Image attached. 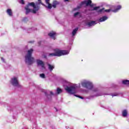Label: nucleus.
Here are the masks:
<instances>
[{"label":"nucleus","instance_id":"7ed1b4c3","mask_svg":"<svg viewBox=\"0 0 129 129\" xmlns=\"http://www.w3.org/2000/svg\"><path fill=\"white\" fill-rule=\"evenodd\" d=\"M64 87L67 92L70 94H74L75 93H77L78 92V91L77 90L78 86H77V85L74 84L70 86V83L66 82L65 84L64 85Z\"/></svg>","mask_w":129,"mask_h":129},{"label":"nucleus","instance_id":"1a4fd4ad","mask_svg":"<svg viewBox=\"0 0 129 129\" xmlns=\"http://www.w3.org/2000/svg\"><path fill=\"white\" fill-rule=\"evenodd\" d=\"M49 57H59V54L58 53V49L54 50V53H50L48 54Z\"/></svg>","mask_w":129,"mask_h":129},{"label":"nucleus","instance_id":"ddd939ff","mask_svg":"<svg viewBox=\"0 0 129 129\" xmlns=\"http://www.w3.org/2000/svg\"><path fill=\"white\" fill-rule=\"evenodd\" d=\"M97 23H96V21H90L88 23L87 25L89 27H93V26H95Z\"/></svg>","mask_w":129,"mask_h":129},{"label":"nucleus","instance_id":"20e7f679","mask_svg":"<svg viewBox=\"0 0 129 129\" xmlns=\"http://www.w3.org/2000/svg\"><path fill=\"white\" fill-rule=\"evenodd\" d=\"M34 50L30 49L27 51V53L25 55V62L28 65H31L35 62V58L32 57V54L33 53Z\"/></svg>","mask_w":129,"mask_h":129},{"label":"nucleus","instance_id":"f257e3e1","mask_svg":"<svg viewBox=\"0 0 129 129\" xmlns=\"http://www.w3.org/2000/svg\"><path fill=\"white\" fill-rule=\"evenodd\" d=\"M46 5L42 3V0H38V3L32 2L29 3L28 5L25 7L26 10V15H28L29 13H33V14H36L39 10H40V7L38 6L39 5H42L45 8H47L49 10L52 9V4H50V0H45Z\"/></svg>","mask_w":129,"mask_h":129},{"label":"nucleus","instance_id":"2eb2a0df","mask_svg":"<svg viewBox=\"0 0 129 129\" xmlns=\"http://www.w3.org/2000/svg\"><path fill=\"white\" fill-rule=\"evenodd\" d=\"M7 13L10 17H13V11H12V9H7Z\"/></svg>","mask_w":129,"mask_h":129},{"label":"nucleus","instance_id":"f03ea898","mask_svg":"<svg viewBox=\"0 0 129 129\" xmlns=\"http://www.w3.org/2000/svg\"><path fill=\"white\" fill-rule=\"evenodd\" d=\"M81 85L83 87L91 90V93H93L94 95L92 96V97H94L95 96H101L103 95V94L101 92L98 90L97 88L94 87L92 82L88 80H83L81 82Z\"/></svg>","mask_w":129,"mask_h":129},{"label":"nucleus","instance_id":"6e6552de","mask_svg":"<svg viewBox=\"0 0 129 129\" xmlns=\"http://www.w3.org/2000/svg\"><path fill=\"white\" fill-rule=\"evenodd\" d=\"M91 0H85L84 1L82 2L81 4V6H83V5H86V6L87 7L88 6H90L91 8L93 7V5H91Z\"/></svg>","mask_w":129,"mask_h":129},{"label":"nucleus","instance_id":"7c9ffc66","mask_svg":"<svg viewBox=\"0 0 129 129\" xmlns=\"http://www.w3.org/2000/svg\"><path fill=\"white\" fill-rule=\"evenodd\" d=\"M46 57H47V56H46V55H44V56H43V58H46Z\"/></svg>","mask_w":129,"mask_h":129},{"label":"nucleus","instance_id":"dca6fc26","mask_svg":"<svg viewBox=\"0 0 129 129\" xmlns=\"http://www.w3.org/2000/svg\"><path fill=\"white\" fill-rule=\"evenodd\" d=\"M48 69H49V70H50V72L53 71V69H54V68H55L54 66L51 65L50 64H48Z\"/></svg>","mask_w":129,"mask_h":129},{"label":"nucleus","instance_id":"2f4dec72","mask_svg":"<svg viewBox=\"0 0 129 129\" xmlns=\"http://www.w3.org/2000/svg\"><path fill=\"white\" fill-rule=\"evenodd\" d=\"M86 92L87 93V91H86Z\"/></svg>","mask_w":129,"mask_h":129},{"label":"nucleus","instance_id":"9b49d317","mask_svg":"<svg viewBox=\"0 0 129 129\" xmlns=\"http://www.w3.org/2000/svg\"><path fill=\"white\" fill-rule=\"evenodd\" d=\"M48 36L51 38V39H53V40L56 39V32L54 31H52L50 33L48 34Z\"/></svg>","mask_w":129,"mask_h":129},{"label":"nucleus","instance_id":"9d476101","mask_svg":"<svg viewBox=\"0 0 129 129\" xmlns=\"http://www.w3.org/2000/svg\"><path fill=\"white\" fill-rule=\"evenodd\" d=\"M36 62L38 66H41V68H45V64L43 61L40 59H37Z\"/></svg>","mask_w":129,"mask_h":129},{"label":"nucleus","instance_id":"0eeeda50","mask_svg":"<svg viewBox=\"0 0 129 129\" xmlns=\"http://www.w3.org/2000/svg\"><path fill=\"white\" fill-rule=\"evenodd\" d=\"M57 52L58 53V57H60L61 56H63L64 55H68L69 54V52L70 51L69 50H61L57 49Z\"/></svg>","mask_w":129,"mask_h":129},{"label":"nucleus","instance_id":"423d86ee","mask_svg":"<svg viewBox=\"0 0 129 129\" xmlns=\"http://www.w3.org/2000/svg\"><path fill=\"white\" fill-rule=\"evenodd\" d=\"M11 83L13 86H19V80L18 77H14L11 79Z\"/></svg>","mask_w":129,"mask_h":129},{"label":"nucleus","instance_id":"b1692460","mask_svg":"<svg viewBox=\"0 0 129 129\" xmlns=\"http://www.w3.org/2000/svg\"><path fill=\"white\" fill-rule=\"evenodd\" d=\"M117 95H118V93H114V94H111V96H112V97H113V96H117Z\"/></svg>","mask_w":129,"mask_h":129},{"label":"nucleus","instance_id":"f8f14e48","mask_svg":"<svg viewBox=\"0 0 129 129\" xmlns=\"http://www.w3.org/2000/svg\"><path fill=\"white\" fill-rule=\"evenodd\" d=\"M107 19H108V17L106 16H104L100 18L98 21L99 23H102V22H105Z\"/></svg>","mask_w":129,"mask_h":129},{"label":"nucleus","instance_id":"c85d7f7f","mask_svg":"<svg viewBox=\"0 0 129 129\" xmlns=\"http://www.w3.org/2000/svg\"><path fill=\"white\" fill-rule=\"evenodd\" d=\"M50 94H51V95H54V93H53V92L52 91H49Z\"/></svg>","mask_w":129,"mask_h":129},{"label":"nucleus","instance_id":"a878e982","mask_svg":"<svg viewBox=\"0 0 129 129\" xmlns=\"http://www.w3.org/2000/svg\"><path fill=\"white\" fill-rule=\"evenodd\" d=\"M19 3L20 4H22V5H24L25 4L24 0H20Z\"/></svg>","mask_w":129,"mask_h":129},{"label":"nucleus","instance_id":"6ab92c4d","mask_svg":"<svg viewBox=\"0 0 129 129\" xmlns=\"http://www.w3.org/2000/svg\"><path fill=\"white\" fill-rule=\"evenodd\" d=\"M62 89H60L59 88H57L56 94H60V93H62Z\"/></svg>","mask_w":129,"mask_h":129},{"label":"nucleus","instance_id":"412c9836","mask_svg":"<svg viewBox=\"0 0 129 129\" xmlns=\"http://www.w3.org/2000/svg\"><path fill=\"white\" fill-rule=\"evenodd\" d=\"M98 13H104V8L99 10Z\"/></svg>","mask_w":129,"mask_h":129},{"label":"nucleus","instance_id":"aec40b11","mask_svg":"<svg viewBox=\"0 0 129 129\" xmlns=\"http://www.w3.org/2000/svg\"><path fill=\"white\" fill-rule=\"evenodd\" d=\"M123 84H125L126 85H128L129 84V81L127 80H125L122 81Z\"/></svg>","mask_w":129,"mask_h":129},{"label":"nucleus","instance_id":"c756f323","mask_svg":"<svg viewBox=\"0 0 129 129\" xmlns=\"http://www.w3.org/2000/svg\"><path fill=\"white\" fill-rule=\"evenodd\" d=\"M80 8L79 7H78L77 8H75L74 9L75 11H76V10H79Z\"/></svg>","mask_w":129,"mask_h":129},{"label":"nucleus","instance_id":"4468645a","mask_svg":"<svg viewBox=\"0 0 129 129\" xmlns=\"http://www.w3.org/2000/svg\"><path fill=\"white\" fill-rule=\"evenodd\" d=\"M57 5H59V2H58V1H54L52 3V5H51L52 8L56 9V8H57Z\"/></svg>","mask_w":129,"mask_h":129},{"label":"nucleus","instance_id":"cd10ccee","mask_svg":"<svg viewBox=\"0 0 129 129\" xmlns=\"http://www.w3.org/2000/svg\"><path fill=\"white\" fill-rule=\"evenodd\" d=\"M1 60L3 61V62H5V58H4V57H2Z\"/></svg>","mask_w":129,"mask_h":129},{"label":"nucleus","instance_id":"bb28decb","mask_svg":"<svg viewBox=\"0 0 129 129\" xmlns=\"http://www.w3.org/2000/svg\"><path fill=\"white\" fill-rule=\"evenodd\" d=\"M75 96H77V97H79V98H81V99H83V97L78 96V95H75Z\"/></svg>","mask_w":129,"mask_h":129},{"label":"nucleus","instance_id":"a211bd4d","mask_svg":"<svg viewBox=\"0 0 129 129\" xmlns=\"http://www.w3.org/2000/svg\"><path fill=\"white\" fill-rule=\"evenodd\" d=\"M78 31V28H75L72 32V35L73 36H75L76 35V33H77V31Z\"/></svg>","mask_w":129,"mask_h":129},{"label":"nucleus","instance_id":"4be33fe9","mask_svg":"<svg viewBox=\"0 0 129 129\" xmlns=\"http://www.w3.org/2000/svg\"><path fill=\"white\" fill-rule=\"evenodd\" d=\"M79 15H80V12H77V13H76L74 14V16L75 17H77V16H78Z\"/></svg>","mask_w":129,"mask_h":129},{"label":"nucleus","instance_id":"5701e85b","mask_svg":"<svg viewBox=\"0 0 129 129\" xmlns=\"http://www.w3.org/2000/svg\"><path fill=\"white\" fill-rule=\"evenodd\" d=\"M99 9V7H94L93 10H91V11H97Z\"/></svg>","mask_w":129,"mask_h":129},{"label":"nucleus","instance_id":"f3484780","mask_svg":"<svg viewBox=\"0 0 129 129\" xmlns=\"http://www.w3.org/2000/svg\"><path fill=\"white\" fill-rule=\"evenodd\" d=\"M122 116H123L124 117H125V116L127 115V111H126V110H124L122 111Z\"/></svg>","mask_w":129,"mask_h":129},{"label":"nucleus","instance_id":"39448f33","mask_svg":"<svg viewBox=\"0 0 129 129\" xmlns=\"http://www.w3.org/2000/svg\"><path fill=\"white\" fill-rule=\"evenodd\" d=\"M114 10H111V9H107V10H104V13H109L110 12H113V13H117L120 9H121V5H118L117 6H115L114 7Z\"/></svg>","mask_w":129,"mask_h":129},{"label":"nucleus","instance_id":"393cba45","mask_svg":"<svg viewBox=\"0 0 129 129\" xmlns=\"http://www.w3.org/2000/svg\"><path fill=\"white\" fill-rule=\"evenodd\" d=\"M40 76L41 78H45V74H41L40 75Z\"/></svg>","mask_w":129,"mask_h":129}]
</instances>
